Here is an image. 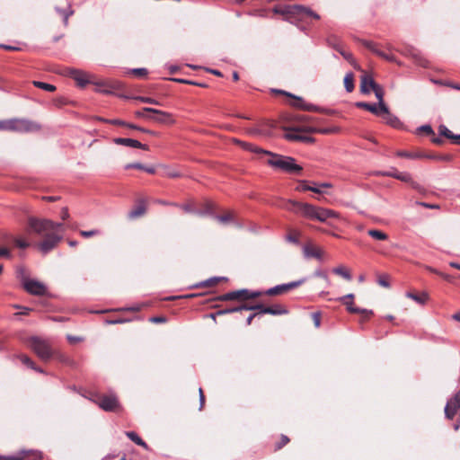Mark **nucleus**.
<instances>
[{
  "instance_id": "nucleus-1",
  "label": "nucleus",
  "mask_w": 460,
  "mask_h": 460,
  "mask_svg": "<svg viewBox=\"0 0 460 460\" xmlns=\"http://www.w3.org/2000/svg\"><path fill=\"white\" fill-rule=\"evenodd\" d=\"M29 346L43 361H49L56 356L60 361L67 362V358L66 356L52 348L47 341L39 337H31L29 340Z\"/></svg>"
},
{
  "instance_id": "nucleus-2",
  "label": "nucleus",
  "mask_w": 460,
  "mask_h": 460,
  "mask_svg": "<svg viewBox=\"0 0 460 460\" xmlns=\"http://www.w3.org/2000/svg\"><path fill=\"white\" fill-rule=\"evenodd\" d=\"M253 151L269 155L270 157L268 159L267 163L276 169L296 174L300 173L302 171V167L296 164V160L290 156L276 155L259 149H254Z\"/></svg>"
},
{
  "instance_id": "nucleus-3",
  "label": "nucleus",
  "mask_w": 460,
  "mask_h": 460,
  "mask_svg": "<svg viewBox=\"0 0 460 460\" xmlns=\"http://www.w3.org/2000/svg\"><path fill=\"white\" fill-rule=\"evenodd\" d=\"M40 129V124L26 119H6V131L19 133L37 132Z\"/></svg>"
},
{
  "instance_id": "nucleus-4",
  "label": "nucleus",
  "mask_w": 460,
  "mask_h": 460,
  "mask_svg": "<svg viewBox=\"0 0 460 460\" xmlns=\"http://www.w3.org/2000/svg\"><path fill=\"white\" fill-rule=\"evenodd\" d=\"M30 229L38 235L44 236L50 233L55 226L54 221L46 218L30 217L28 220Z\"/></svg>"
},
{
  "instance_id": "nucleus-5",
  "label": "nucleus",
  "mask_w": 460,
  "mask_h": 460,
  "mask_svg": "<svg viewBox=\"0 0 460 460\" xmlns=\"http://www.w3.org/2000/svg\"><path fill=\"white\" fill-rule=\"evenodd\" d=\"M62 240V236L58 233L50 232L43 236V240L38 243V249L43 254L52 251Z\"/></svg>"
},
{
  "instance_id": "nucleus-6",
  "label": "nucleus",
  "mask_w": 460,
  "mask_h": 460,
  "mask_svg": "<svg viewBox=\"0 0 460 460\" xmlns=\"http://www.w3.org/2000/svg\"><path fill=\"white\" fill-rule=\"evenodd\" d=\"M261 292L254 291L251 292L248 289H240L224 294L218 297V300L228 301V300H246L249 298H254L260 296Z\"/></svg>"
},
{
  "instance_id": "nucleus-7",
  "label": "nucleus",
  "mask_w": 460,
  "mask_h": 460,
  "mask_svg": "<svg viewBox=\"0 0 460 460\" xmlns=\"http://www.w3.org/2000/svg\"><path fill=\"white\" fill-rule=\"evenodd\" d=\"M144 111H147L148 113H153L155 116H146V119H151L153 121L163 123V124H172L174 120L172 119V115L168 112L156 110L154 108L146 107L144 108Z\"/></svg>"
},
{
  "instance_id": "nucleus-8",
  "label": "nucleus",
  "mask_w": 460,
  "mask_h": 460,
  "mask_svg": "<svg viewBox=\"0 0 460 460\" xmlns=\"http://www.w3.org/2000/svg\"><path fill=\"white\" fill-rule=\"evenodd\" d=\"M289 12L294 14V18L300 20H306L307 18H313L318 20L320 16L310 8L303 5H293Z\"/></svg>"
},
{
  "instance_id": "nucleus-9",
  "label": "nucleus",
  "mask_w": 460,
  "mask_h": 460,
  "mask_svg": "<svg viewBox=\"0 0 460 460\" xmlns=\"http://www.w3.org/2000/svg\"><path fill=\"white\" fill-rule=\"evenodd\" d=\"M305 282V279H301L296 281H292L287 284L275 286L266 291L269 296H276L287 292L292 288H297Z\"/></svg>"
},
{
  "instance_id": "nucleus-10",
  "label": "nucleus",
  "mask_w": 460,
  "mask_h": 460,
  "mask_svg": "<svg viewBox=\"0 0 460 460\" xmlns=\"http://www.w3.org/2000/svg\"><path fill=\"white\" fill-rule=\"evenodd\" d=\"M22 287L28 293L34 296H42L47 291L46 286L42 282L34 279L27 280Z\"/></svg>"
},
{
  "instance_id": "nucleus-11",
  "label": "nucleus",
  "mask_w": 460,
  "mask_h": 460,
  "mask_svg": "<svg viewBox=\"0 0 460 460\" xmlns=\"http://www.w3.org/2000/svg\"><path fill=\"white\" fill-rule=\"evenodd\" d=\"M96 402L102 410L106 411H115L119 406L118 400L113 394L102 395L99 397Z\"/></svg>"
},
{
  "instance_id": "nucleus-12",
  "label": "nucleus",
  "mask_w": 460,
  "mask_h": 460,
  "mask_svg": "<svg viewBox=\"0 0 460 460\" xmlns=\"http://www.w3.org/2000/svg\"><path fill=\"white\" fill-rule=\"evenodd\" d=\"M289 203L292 206L296 207L299 211H301L303 216H305V217L315 220L318 207L313 206L308 203H300L296 201H289Z\"/></svg>"
},
{
  "instance_id": "nucleus-13",
  "label": "nucleus",
  "mask_w": 460,
  "mask_h": 460,
  "mask_svg": "<svg viewBox=\"0 0 460 460\" xmlns=\"http://www.w3.org/2000/svg\"><path fill=\"white\" fill-rule=\"evenodd\" d=\"M377 84L373 79L372 75L367 73H364L360 76V92L364 94H368L372 92Z\"/></svg>"
},
{
  "instance_id": "nucleus-14",
  "label": "nucleus",
  "mask_w": 460,
  "mask_h": 460,
  "mask_svg": "<svg viewBox=\"0 0 460 460\" xmlns=\"http://www.w3.org/2000/svg\"><path fill=\"white\" fill-rule=\"evenodd\" d=\"M323 253L324 252L321 248L314 246L312 243H306L303 247V254L306 259L314 258L321 261Z\"/></svg>"
},
{
  "instance_id": "nucleus-15",
  "label": "nucleus",
  "mask_w": 460,
  "mask_h": 460,
  "mask_svg": "<svg viewBox=\"0 0 460 460\" xmlns=\"http://www.w3.org/2000/svg\"><path fill=\"white\" fill-rule=\"evenodd\" d=\"M340 214L329 208L318 207L315 220L326 223L331 218H340Z\"/></svg>"
},
{
  "instance_id": "nucleus-16",
  "label": "nucleus",
  "mask_w": 460,
  "mask_h": 460,
  "mask_svg": "<svg viewBox=\"0 0 460 460\" xmlns=\"http://www.w3.org/2000/svg\"><path fill=\"white\" fill-rule=\"evenodd\" d=\"M377 174L383 175V176L393 177V178H395L399 181H402L407 182V183L412 182V178H411V174L406 172H398L396 170H392V171H388V172H377Z\"/></svg>"
},
{
  "instance_id": "nucleus-17",
  "label": "nucleus",
  "mask_w": 460,
  "mask_h": 460,
  "mask_svg": "<svg viewBox=\"0 0 460 460\" xmlns=\"http://www.w3.org/2000/svg\"><path fill=\"white\" fill-rule=\"evenodd\" d=\"M113 142L117 145H122L129 147L134 148H140L144 150H147L148 146L146 145H144L140 143L139 141L132 138H122V137H117L113 139Z\"/></svg>"
},
{
  "instance_id": "nucleus-18",
  "label": "nucleus",
  "mask_w": 460,
  "mask_h": 460,
  "mask_svg": "<svg viewBox=\"0 0 460 460\" xmlns=\"http://www.w3.org/2000/svg\"><path fill=\"white\" fill-rule=\"evenodd\" d=\"M68 75L71 76L80 86L85 85L89 82L88 75L81 70L71 68L68 70Z\"/></svg>"
},
{
  "instance_id": "nucleus-19",
  "label": "nucleus",
  "mask_w": 460,
  "mask_h": 460,
  "mask_svg": "<svg viewBox=\"0 0 460 460\" xmlns=\"http://www.w3.org/2000/svg\"><path fill=\"white\" fill-rule=\"evenodd\" d=\"M38 458H40V455L37 452L22 451L7 458L0 457V460H34Z\"/></svg>"
},
{
  "instance_id": "nucleus-20",
  "label": "nucleus",
  "mask_w": 460,
  "mask_h": 460,
  "mask_svg": "<svg viewBox=\"0 0 460 460\" xmlns=\"http://www.w3.org/2000/svg\"><path fill=\"white\" fill-rule=\"evenodd\" d=\"M285 137L288 140H299V141H304V142L312 141L311 137L303 136L301 129L298 128L289 129L286 133Z\"/></svg>"
},
{
  "instance_id": "nucleus-21",
  "label": "nucleus",
  "mask_w": 460,
  "mask_h": 460,
  "mask_svg": "<svg viewBox=\"0 0 460 460\" xmlns=\"http://www.w3.org/2000/svg\"><path fill=\"white\" fill-rule=\"evenodd\" d=\"M344 305H346L347 307V310L349 312V313H353V314H362L365 315V317H368L370 316L373 313L371 310H367V309H360V308H358V307H355L353 305V302L352 301H349V300H340Z\"/></svg>"
},
{
  "instance_id": "nucleus-22",
  "label": "nucleus",
  "mask_w": 460,
  "mask_h": 460,
  "mask_svg": "<svg viewBox=\"0 0 460 460\" xmlns=\"http://www.w3.org/2000/svg\"><path fill=\"white\" fill-rule=\"evenodd\" d=\"M62 3L60 6L57 7V11L63 15L64 22L66 23L68 17L73 14V10L70 7V4L67 0H61Z\"/></svg>"
},
{
  "instance_id": "nucleus-23",
  "label": "nucleus",
  "mask_w": 460,
  "mask_h": 460,
  "mask_svg": "<svg viewBox=\"0 0 460 460\" xmlns=\"http://www.w3.org/2000/svg\"><path fill=\"white\" fill-rule=\"evenodd\" d=\"M373 92L375 93V95L378 101L377 105L379 106L380 111H387V106L385 105V103L384 102V94H385L384 89L379 84H377L375 87V89L373 90Z\"/></svg>"
},
{
  "instance_id": "nucleus-24",
  "label": "nucleus",
  "mask_w": 460,
  "mask_h": 460,
  "mask_svg": "<svg viewBox=\"0 0 460 460\" xmlns=\"http://www.w3.org/2000/svg\"><path fill=\"white\" fill-rule=\"evenodd\" d=\"M262 314H269L272 315H280L288 314V310L279 305L274 306L263 308Z\"/></svg>"
},
{
  "instance_id": "nucleus-25",
  "label": "nucleus",
  "mask_w": 460,
  "mask_h": 460,
  "mask_svg": "<svg viewBox=\"0 0 460 460\" xmlns=\"http://www.w3.org/2000/svg\"><path fill=\"white\" fill-rule=\"evenodd\" d=\"M356 106L358 108L365 109L375 115H380L381 111H380L379 106L376 104H370L367 102H357Z\"/></svg>"
},
{
  "instance_id": "nucleus-26",
  "label": "nucleus",
  "mask_w": 460,
  "mask_h": 460,
  "mask_svg": "<svg viewBox=\"0 0 460 460\" xmlns=\"http://www.w3.org/2000/svg\"><path fill=\"white\" fill-rule=\"evenodd\" d=\"M367 49H369L372 52H374L375 54H376L377 56L388 60V61H394V57L393 55H388L381 50H379L378 49H376V45L372 42H368L367 43Z\"/></svg>"
},
{
  "instance_id": "nucleus-27",
  "label": "nucleus",
  "mask_w": 460,
  "mask_h": 460,
  "mask_svg": "<svg viewBox=\"0 0 460 460\" xmlns=\"http://www.w3.org/2000/svg\"><path fill=\"white\" fill-rule=\"evenodd\" d=\"M16 277L20 279L22 282V285L23 286L27 280H29L31 278L29 277L28 270L23 266H18L16 268Z\"/></svg>"
},
{
  "instance_id": "nucleus-28",
  "label": "nucleus",
  "mask_w": 460,
  "mask_h": 460,
  "mask_svg": "<svg viewBox=\"0 0 460 460\" xmlns=\"http://www.w3.org/2000/svg\"><path fill=\"white\" fill-rule=\"evenodd\" d=\"M381 113L385 114L384 119L388 125L394 127V128L399 127L400 121H399L398 118H396L395 116L391 114L388 109H387V111H381Z\"/></svg>"
},
{
  "instance_id": "nucleus-29",
  "label": "nucleus",
  "mask_w": 460,
  "mask_h": 460,
  "mask_svg": "<svg viewBox=\"0 0 460 460\" xmlns=\"http://www.w3.org/2000/svg\"><path fill=\"white\" fill-rule=\"evenodd\" d=\"M367 234L372 238L378 240V241H385L388 239V235L385 232L378 230V229H370L367 231Z\"/></svg>"
},
{
  "instance_id": "nucleus-30",
  "label": "nucleus",
  "mask_w": 460,
  "mask_h": 460,
  "mask_svg": "<svg viewBox=\"0 0 460 460\" xmlns=\"http://www.w3.org/2000/svg\"><path fill=\"white\" fill-rule=\"evenodd\" d=\"M126 435L130 440H132L137 445H138L144 448H147V445L146 444V442H144L142 440V438L137 433H135L133 431H128V432H126Z\"/></svg>"
},
{
  "instance_id": "nucleus-31",
  "label": "nucleus",
  "mask_w": 460,
  "mask_h": 460,
  "mask_svg": "<svg viewBox=\"0 0 460 460\" xmlns=\"http://www.w3.org/2000/svg\"><path fill=\"white\" fill-rule=\"evenodd\" d=\"M146 212V207L144 204H138L136 208H134L129 213L128 217L130 218H137L143 216Z\"/></svg>"
},
{
  "instance_id": "nucleus-32",
  "label": "nucleus",
  "mask_w": 460,
  "mask_h": 460,
  "mask_svg": "<svg viewBox=\"0 0 460 460\" xmlns=\"http://www.w3.org/2000/svg\"><path fill=\"white\" fill-rule=\"evenodd\" d=\"M396 155L400 157H406L410 159H419L423 157H429L428 155H425L421 153H410L406 151H398L396 152Z\"/></svg>"
},
{
  "instance_id": "nucleus-33",
  "label": "nucleus",
  "mask_w": 460,
  "mask_h": 460,
  "mask_svg": "<svg viewBox=\"0 0 460 460\" xmlns=\"http://www.w3.org/2000/svg\"><path fill=\"white\" fill-rule=\"evenodd\" d=\"M344 86L347 92L351 93L354 90V75L352 73L346 74L344 77Z\"/></svg>"
},
{
  "instance_id": "nucleus-34",
  "label": "nucleus",
  "mask_w": 460,
  "mask_h": 460,
  "mask_svg": "<svg viewBox=\"0 0 460 460\" xmlns=\"http://www.w3.org/2000/svg\"><path fill=\"white\" fill-rule=\"evenodd\" d=\"M221 280H226V278L225 277H214V278H210L198 285H196V287H210V286H214L216 284H217L219 281Z\"/></svg>"
},
{
  "instance_id": "nucleus-35",
  "label": "nucleus",
  "mask_w": 460,
  "mask_h": 460,
  "mask_svg": "<svg viewBox=\"0 0 460 460\" xmlns=\"http://www.w3.org/2000/svg\"><path fill=\"white\" fill-rule=\"evenodd\" d=\"M216 219L222 225H227L234 221V213L231 211L226 212L223 216L216 217Z\"/></svg>"
},
{
  "instance_id": "nucleus-36",
  "label": "nucleus",
  "mask_w": 460,
  "mask_h": 460,
  "mask_svg": "<svg viewBox=\"0 0 460 460\" xmlns=\"http://www.w3.org/2000/svg\"><path fill=\"white\" fill-rule=\"evenodd\" d=\"M131 168L144 170L146 172L151 173V174L155 173V172L154 167H146L139 163L129 164L126 165V169H131Z\"/></svg>"
},
{
  "instance_id": "nucleus-37",
  "label": "nucleus",
  "mask_w": 460,
  "mask_h": 460,
  "mask_svg": "<svg viewBox=\"0 0 460 460\" xmlns=\"http://www.w3.org/2000/svg\"><path fill=\"white\" fill-rule=\"evenodd\" d=\"M20 360L22 361V363H23L24 365H26L27 367L38 371V372H42V370L40 368H37L35 367V364L33 363V361L26 355H21L20 357Z\"/></svg>"
},
{
  "instance_id": "nucleus-38",
  "label": "nucleus",
  "mask_w": 460,
  "mask_h": 460,
  "mask_svg": "<svg viewBox=\"0 0 460 460\" xmlns=\"http://www.w3.org/2000/svg\"><path fill=\"white\" fill-rule=\"evenodd\" d=\"M333 272L339 276H341L342 278H344L345 279L347 280H350L351 279V275L349 274V272L342 266H340V267H337L335 269H333Z\"/></svg>"
},
{
  "instance_id": "nucleus-39",
  "label": "nucleus",
  "mask_w": 460,
  "mask_h": 460,
  "mask_svg": "<svg viewBox=\"0 0 460 460\" xmlns=\"http://www.w3.org/2000/svg\"><path fill=\"white\" fill-rule=\"evenodd\" d=\"M164 175L171 177V178H177L181 176V173L172 167L169 166H164Z\"/></svg>"
},
{
  "instance_id": "nucleus-40",
  "label": "nucleus",
  "mask_w": 460,
  "mask_h": 460,
  "mask_svg": "<svg viewBox=\"0 0 460 460\" xmlns=\"http://www.w3.org/2000/svg\"><path fill=\"white\" fill-rule=\"evenodd\" d=\"M33 84L36 87H39V88L43 89L48 92H54L56 90V87L53 84H49L43 83V82L34 81Z\"/></svg>"
},
{
  "instance_id": "nucleus-41",
  "label": "nucleus",
  "mask_w": 460,
  "mask_h": 460,
  "mask_svg": "<svg viewBox=\"0 0 460 460\" xmlns=\"http://www.w3.org/2000/svg\"><path fill=\"white\" fill-rule=\"evenodd\" d=\"M407 296L421 305L425 304L426 301L428 300V296L426 294H423L421 296H420L411 293H408Z\"/></svg>"
},
{
  "instance_id": "nucleus-42",
  "label": "nucleus",
  "mask_w": 460,
  "mask_h": 460,
  "mask_svg": "<svg viewBox=\"0 0 460 460\" xmlns=\"http://www.w3.org/2000/svg\"><path fill=\"white\" fill-rule=\"evenodd\" d=\"M438 132L441 136H444L449 139H452L454 135L445 125H440L438 127Z\"/></svg>"
},
{
  "instance_id": "nucleus-43",
  "label": "nucleus",
  "mask_w": 460,
  "mask_h": 460,
  "mask_svg": "<svg viewBox=\"0 0 460 460\" xmlns=\"http://www.w3.org/2000/svg\"><path fill=\"white\" fill-rule=\"evenodd\" d=\"M242 310H244L243 305L236 306V307H231V308H226V309H224V310H220L217 314H232V313H235V312H240Z\"/></svg>"
},
{
  "instance_id": "nucleus-44",
  "label": "nucleus",
  "mask_w": 460,
  "mask_h": 460,
  "mask_svg": "<svg viewBox=\"0 0 460 460\" xmlns=\"http://www.w3.org/2000/svg\"><path fill=\"white\" fill-rule=\"evenodd\" d=\"M292 6H293V5H289V6H286V7H284V8H280V9H279V8H275V9H274V12H275L276 13H281V14H284V15H288V17H290V18H294V14H293L291 12H289V9H290Z\"/></svg>"
},
{
  "instance_id": "nucleus-45",
  "label": "nucleus",
  "mask_w": 460,
  "mask_h": 460,
  "mask_svg": "<svg viewBox=\"0 0 460 460\" xmlns=\"http://www.w3.org/2000/svg\"><path fill=\"white\" fill-rule=\"evenodd\" d=\"M100 234V231L97 230V229H93V230H90V231H85V230H81L80 231V234L84 237V238H89V237H92V236H94V235H97Z\"/></svg>"
},
{
  "instance_id": "nucleus-46",
  "label": "nucleus",
  "mask_w": 460,
  "mask_h": 460,
  "mask_svg": "<svg viewBox=\"0 0 460 460\" xmlns=\"http://www.w3.org/2000/svg\"><path fill=\"white\" fill-rule=\"evenodd\" d=\"M13 242L16 244V246H18L19 248H22V249H25L30 246V243L22 238L15 237L13 239Z\"/></svg>"
},
{
  "instance_id": "nucleus-47",
  "label": "nucleus",
  "mask_w": 460,
  "mask_h": 460,
  "mask_svg": "<svg viewBox=\"0 0 460 460\" xmlns=\"http://www.w3.org/2000/svg\"><path fill=\"white\" fill-rule=\"evenodd\" d=\"M135 99L140 101L141 102H145V103L155 104V105L159 104V102L156 100H155L153 98H149V97L137 96Z\"/></svg>"
},
{
  "instance_id": "nucleus-48",
  "label": "nucleus",
  "mask_w": 460,
  "mask_h": 460,
  "mask_svg": "<svg viewBox=\"0 0 460 460\" xmlns=\"http://www.w3.org/2000/svg\"><path fill=\"white\" fill-rule=\"evenodd\" d=\"M145 305H146V304H138V305H136L134 306H130V307H127V308H119V309H117V311H131V312H138L140 311Z\"/></svg>"
},
{
  "instance_id": "nucleus-49",
  "label": "nucleus",
  "mask_w": 460,
  "mask_h": 460,
  "mask_svg": "<svg viewBox=\"0 0 460 460\" xmlns=\"http://www.w3.org/2000/svg\"><path fill=\"white\" fill-rule=\"evenodd\" d=\"M310 191H313L314 193L318 194H327V192L320 187V183H314V186H311Z\"/></svg>"
},
{
  "instance_id": "nucleus-50",
  "label": "nucleus",
  "mask_w": 460,
  "mask_h": 460,
  "mask_svg": "<svg viewBox=\"0 0 460 460\" xmlns=\"http://www.w3.org/2000/svg\"><path fill=\"white\" fill-rule=\"evenodd\" d=\"M131 72L137 76H145L147 75V70L146 68H135L132 69Z\"/></svg>"
},
{
  "instance_id": "nucleus-51",
  "label": "nucleus",
  "mask_w": 460,
  "mask_h": 460,
  "mask_svg": "<svg viewBox=\"0 0 460 460\" xmlns=\"http://www.w3.org/2000/svg\"><path fill=\"white\" fill-rule=\"evenodd\" d=\"M244 310H259L260 314H262L263 308H266V306H263L262 305H243Z\"/></svg>"
},
{
  "instance_id": "nucleus-52",
  "label": "nucleus",
  "mask_w": 460,
  "mask_h": 460,
  "mask_svg": "<svg viewBox=\"0 0 460 460\" xmlns=\"http://www.w3.org/2000/svg\"><path fill=\"white\" fill-rule=\"evenodd\" d=\"M314 275L315 277H319V278L323 279L325 280V282H326V284H327V285H329V284H330V280H329L328 276H327V274H326V273H324V272H323V271H321V270H316V271L314 273Z\"/></svg>"
},
{
  "instance_id": "nucleus-53",
  "label": "nucleus",
  "mask_w": 460,
  "mask_h": 460,
  "mask_svg": "<svg viewBox=\"0 0 460 460\" xmlns=\"http://www.w3.org/2000/svg\"><path fill=\"white\" fill-rule=\"evenodd\" d=\"M313 320L315 327H319L321 323V315L319 313L313 314Z\"/></svg>"
},
{
  "instance_id": "nucleus-54",
  "label": "nucleus",
  "mask_w": 460,
  "mask_h": 460,
  "mask_svg": "<svg viewBox=\"0 0 460 460\" xmlns=\"http://www.w3.org/2000/svg\"><path fill=\"white\" fill-rule=\"evenodd\" d=\"M127 322H128L127 319L119 318V319H116V320H107L106 323L107 324H119V323H124Z\"/></svg>"
},
{
  "instance_id": "nucleus-55",
  "label": "nucleus",
  "mask_w": 460,
  "mask_h": 460,
  "mask_svg": "<svg viewBox=\"0 0 460 460\" xmlns=\"http://www.w3.org/2000/svg\"><path fill=\"white\" fill-rule=\"evenodd\" d=\"M0 257L10 258L11 257L10 251L4 247H0Z\"/></svg>"
},
{
  "instance_id": "nucleus-56",
  "label": "nucleus",
  "mask_w": 460,
  "mask_h": 460,
  "mask_svg": "<svg viewBox=\"0 0 460 460\" xmlns=\"http://www.w3.org/2000/svg\"><path fill=\"white\" fill-rule=\"evenodd\" d=\"M150 321L155 323H163L166 322V318L164 316H155L152 317Z\"/></svg>"
},
{
  "instance_id": "nucleus-57",
  "label": "nucleus",
  "mask_w": 460,
  "mask_h": 460,
  "mask_svg": "<svg viewBox=\"0 0 460 460\" xmlns=\"http://www.w3.org/2000/svg\"><path fill=\"white\" fill-rule=\"evenodd\" d=\"M378 284L384 288L389 287V282L387 281L385 277H380L378 279Z\"/></svg>"
},
{
  "instance_id": "nucleus-58",
  "label": "nucleus",
  "mask_w": 460,
  "mask_h": 460,
  "mask_svg": "<svg viewBox=\"0 0 460 460\" xmlns=\"http://www.w3.org/2000/svg\"><path fill=\"white\" fill-rule=\"evenodd\" d=\"M310 189L311 186L305 184V182L301 183L299 186L296 187V190L300 191L310 190Z\"/></svg>"
},
{
  "instance_id": "nucleus-59",
  "label": "nucleus",
  "mask_w": 460,
  "mask_h": 460,
  "mask_svg": "<svg viewBox=\"0 0 460 460\" xmlns=\"http://www.w3.org/2000/svg\"><path fill=\"white\" fill-rule=\"evenodd\" d=\"M420 130L426 132L427 134H431L433 132L432 128L429 125H424L420 128Z\"/></svg>"
},
{
  "instance_id": "nucleus-60",
  "label": "nucleus",
  "mask_w": 460,
  "mask_h": 460,
  "mask_svg": "<svg viewBox=\"0 0 460 460\" xmlns=\"http://www.w3.org/2000/svg\"><path fill=\"white\" fill-rule=\"evenodd\" d=\"M69 217V213L66 208H63L61 210V218L66 220Z\"/></svg>"
},
{
  "instance_id": "nucleus-61",
  "label": "nucleus",
  "mask_w": 460,
  "mask_h": 460,
  "mask_svg": "<svg viewBox=\"0 0 460 460\" xmlns=\"http://www.w3.org/2000/svg\"><path fill=\"white\" fill-rule=\"evenodd\" d=\"M54 225H55V226H53V228H52V229H50V232H51V233H52V232H54V233H58V229H62V227H63V225H62V224H60V223H56V222H54Z\"/></svg>"
},
{
  "instance_id": "nucleus-62",
  "label": "nucleus",
  "mask_w": 460,
  "mask_h": 460,
  "mask_svg": "<svg viewBox=\"0 0 460 460\" xmlns=\"http://www.w3.org/2000/svg\"><path fill=\"white\" fill-rule=\"evenodd\" d=\"M287 240H288V242L295 243H298V239H297V237H296V236H295V235H292V234L288 235V236H287Z\"/></svg>"
},
{
  "instance_id": "nucleus-63",
  "label": "nucleus",
  "mask_w": 460,
  "mask_h": 460,
  "mask_svg": "<svg viewBox=\"0 0 460 460\" xmlns=\"http://www.w3.org/2000/svg\"><path fill=\"white\" fill-rule=\"evenodd\" d=\"M288 441H289V439H288V438L287 436H282L281 437V443H280V445L278 446V448H280L281 447L286 445Z\"/></svg>"
},
{
  "instance_id": "nucleus-64",
  "label": "nucleus",
  "mask_w": 460,
  "mask_h": 460,
  "mask_svg": "<svg viewBox=\"0 0 460 460\" xmlns=\"http://www.w3.org/2000/svg\"><path fill=\"white\" fill-rule=\"evenodd\" d=\"M452 140L454 141V143L460 145V135L454 134L452 137Z\"/></svg>"
}]
</instances>
